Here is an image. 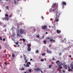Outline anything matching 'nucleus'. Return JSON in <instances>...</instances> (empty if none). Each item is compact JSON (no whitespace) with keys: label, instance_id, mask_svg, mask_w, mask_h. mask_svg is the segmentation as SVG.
<instances>
[{"label":"nucleus","instance_id":"obj_53","mask_svg":"<svg viewBox=\"0 0 73 73\" xmlns=\"http://www.w3.org/2000/svg\"><path fill=\"white\" fill-rule=\"evenodd\" d=\"M5 1H8L9 0H5Z\"/></svg>","mask_w":73,"mask_h":73},{"label":"nucleus","instance_id":"obj_45","mask_svg":"<svg viewBox=\"0 0 73 73\" xmlns=\"http://www.w3.org/2000/svg\"><path fill=\"white\" fill-rule=\"evenodd\" d=\"M60 37V38H62V36H60V37Z\"/></svg>","mask_w":73,"mask_h":73},{"label":"nucleus","instance_id":"obj_64","mask_svg":"<svg viewBox=\"0 0 73 73\" xmlns=\"http://www.w3.org/2000/svg\"><path fill=\"white\" fill-rule=\"evenodd\" d=\"M42 73H44V72H42Z\"/></svg>","mask_w":73,"mask_h":73},{"label":"nucleus","instance_id":"obj_9","mask_svg":"<svg viewBox=\"0 0 73 73\" xmlns=\"http://www.w3.org/2000/svg\"><path fill=\"white\" fill-rule=\"evenodd\" d=\"M58 69H61L62 68V67L61 66V65L60 64L59 65H58Z\"/></svg>","mask_w":73,"mask_h":73},{"label":"nucleus","instance_id":"obj_27","mask_svg":"<svg viewBox=\"0 0 73 73\" xmlns=\"http://www.w3.org/2000/svg\"><path fill=\"white\" fill-rule=\"evenodd\" d=\"M40 61L41 62H42V61L43 62L44 61V59H41L40 60Z\"/></svg>","mask_w":73,"mask_h":73},{"label":"nucleus","instance_id":"obj_36","mask_svg":"<svg viewBox=\"0 0 73 73\" xmlns=\"http://www.w3.org/2000/svg\"><path fill=\"white\" fill-rule=\"evenodd\" d=\"M65 39H66V38H65L62 41V42H64V40Z\"/></svg>","mask_w":73,"mask_h":73},{"label":"nucleus","instance_id":"obj_18","mask_svg":"<svg viewBox=\"0 0 73 73\" xmlns=\"http://www.w3.org/2000/svg\"><path fill=\"white\" fill-rule=\"evenodd\" d=\"M14 3L15 5H16V0H14Z\"/></svg>","mask_w":73,"mask_h":73},{"label":"nucleus","instance_id":"obj_19","mask_svg":"<svg viewBox=\"0 0 73 73\" xmlns=\"http://www.w3.org/2000/svg\"><path fill=\"white\" fill-rule=\"evenodd\" d=\"M22 40H23V42H25V39L24 38H22Z\"/></svg>","mask_w":73,"mask_h":73},{"label":"nucleus","instance_id":"obj_31","mask_svg":"<svg viewBox=\"0 0 73 73\" xmlns=\"http://www.w3.org/2000/svg\"><path fill=\"white\" fill-rule=\"evenodd\" d=\"M51 46H52V44H49V47H51Z\"/></svg>","mask_w":73,"mask_h":73},{"label":"nucleus","instance_id":"obj_54","mask_svg":"<svg viewBox=\"0 0 73 73\" xmlns=\"http://www.w3.org/2000/svg\"><path fill=\"white\" fill-rule=\"evenodd\" d=\"M61 54V53H59V54L60 55Z\"/></svg>","mask_w":73,"mask_h":73},{"label":"nucleus","instance_id":"obj_6","mask_svg":"<svg viewBox=\"0 0 73 73\" xmlns=\"http://www.w3.org/2000/svg\"><path fill=\"white\" fill-rule=\"evenodd\" d=\"M62 5L66 6V2L63 1L62 2Z\"/></svg>","mask_w":73,"mask_h":73},{"label":"nucleus","instance_id":"obj_37","mask_svg":"<svg viewBox=\"0 0 73 73\" xmlns=\"http://www.w3.org/2000/svg\"><path fill=\"white\" fill-rule=\"evenodd\" d=\"M4 64L6 65H7V62H5Z\"/></svg>","mask_w":73,"mask_h":73},{"label":"nucleus","instance_id":"obj_23","mask_svg":"<svg viewBox=\"0 0 73 73\" xmlns=\"http://www.w3.org/2000/svg\"><path fill=\"white\" fill-rule=\"evenodd\" d=\"M36 37H37L38 38L39 37V35L38 34V35H36Z\"/></svg>","mask_w":73,"mask_h":73},{"label":"nucleus","instance_id":"obj_50","mask_svg":"<svg viewBox=\"0 0 73 73\" xmlns=\"http://www.w3.org/2000/svg\"><path fill=\"white\" fill-rule=\"evenodd\" d=\"M20 58H22V56H20Z\"/></svg>","mask_w":73,"mask_h":73},{"label":"nucleus","instance_id":"obj_40","mask_svg":"<svg viewBox=\"0 0 73 73\" xmlns=\"http://www.w3.org/2000/svg\"><path fill=\"white\" fill-rule=\"evenodd\" d=\"M36 31L35 29V28L34 29H33V31Z\"/></svg>","mask_w":73,"mask_h":73},{"label":"nucleus","instance_id":"obj_14","mask_svg":"<svg viewBox=\"0 0 73 73\" xmlns=\"http://www.w3.org/2000/svg\"><path fill=\"white\" fill-rule=\"evenodd\" d=\"M50 41L51 42H52V41H53L54 42H55V40H53V39H51L50 40Z\"/></svg>","mask_w":73,"mask_h":73},{"label":"nucleus","instance_id":"obj_55","mask_svg":"<svg viewBox=\"0 0 73 73\" xmlns=\"http://www.w3.org/2000/svg\"><path fill=\"white\" fill-rule=\"evenodd\" d=\"M20 46L19 45H18L17 46L19 47Z\"/></svg>","mask_w":73,"mask_h":73},{"label":"nucleus","instance_id":"obj_17","mask_svg":"<svg viewBox=\"0 0 73 73\" xmlns=\"http://www.w3.org/2000/svg\"><path fill=\"white\" fill-rule=\"evenodd\" d=\"M6 7L7 8V9L8 10H9V8H8L9 7H8V6H6Z\"/></svg>","mask_w":73,"mask_h":73},{"label":"nucleus","instance_id":"obj_12","mask_svg":"<svg viewBox=\"0 0 73 73\" xmlns=\"http://www.w3.org/2000/svg\"><path fill=\"white\" fill-rule=\"evenodd\" d=\"M64 68L66 69H67V65H65V66H64Z\"/></svg>","mask_w":73,"mask_h":73},{"label":"nucleus","instance_id":"obj_57","mask_svg":"<svg viewBox=\"0 0 73 73\" xmlns=\"http://www.w3.org/2000/svg\"><path fill=\"white\" fill-rule=\"evenodd\" d=\"M44 60L45 61H46V59L45 58H44Z\"/></svg>","mask_w":73,"mask_h":73},{"label":"nucleus","instance_id":"obj_33","mask_svg":"<svg viewBox=\"0 0 73 73\" xmlns=\"http://www.w3.org/2000/svg\"><path fill=\"white\" fill-rule=\"evenodd\" d=\"M15 44H16L17 45L18 44V42H15Z\"/></svg>","mask_w":73,"mask_h":73},{"label":"nucleus","instance_id":"obj_28","mask_svg":"<svg viewBox=\"0 0 73 73\" xmlns=\"http://www.w3.org/2000/svg\"><path fill=\"white\" fill-rule=\"evenodd\" d=\"M21 70H24V68H22L21 69Z\"/></svg>","mask_w":73,"mask_h":73},{"label":"nucleus","instance_id":"obj_13","mask_svg":"<svg viewBox=\"0 0 73 73\" xmlns=\"http://www.w3.org/2000/svg\"><path fill=\"white\" fill-rule=\"evenodd\" d=\"M4 19L5 21H8V19L7 17H5L4 18Z\"/></svg>","mask_w":73,"mask_h":73},{"label":"nucleus","instance_id":"obj_39","mask_svg":"<svg viewBox=\"0 0 73 73\" xmlns=\"http://www.w3.org/2000/svg\"><path fill=\"white\" fill-rule=\"evenodd\" d=\"M27 64H29V65H31L30 62H28V63H27Z\"/></svg>","mask_w":73,"mask_h":73},{"label":"nucleus","instance_id":"obj_52","mask_svg":"<svg viewBox=\"0 0 73 73\" xmlns=\"http://www.w3.org/2000/svg\"><path fill=\"white\" fill-rule=\"evenodd\" d=\"M69 57H71V55H70L69 56Z\"/></svg>","mask_w":73,"mask_h":73},{"label":"nucleus","instance_id":"obj_11","mask_svg":"<svg viewBox=\"0 0 73 73\" xmlns=\"http://www.w3.org/2000/svg\"><path fill=\"white\" fill-rule=\"evenodd\" d=\"M56 63L58 65H59V64L60 63V62L59 61H56Z\"/></svg>","mask_w":73,"mask_h":73},{"label":"nucleus","instance_id":"obj_4","mask_svg":"<svg viewBox=\"0 0 73 73\" xmlns=\"http://www.w3.org/2000/svg\"><path fill=\"white\" fill-rule=\"evenodd\" d=\"M42 29H47V26L44 25L42 26Z\"/></svg>","mask_w":73,"mask_h":73},{"label":"nucleus","instance_id":"obj_16","mask_svg":"<svg viewBox=\"0 0 73 73\" xmlns=\"http://www.w3.org/2000/svg\"><path fill=\"white\" fill-rule=\"evenodd\" d=\"M29 64H26V66H25L26 67H29Z\"/></svg>","mask_w":73,"mask_h":73},{"label":"nucleus","instance_id":"obj_20","mask_svg":"<svg viewBox=\"0 0 73 73\" xmlns=\"http://www.w3.org/2000/svg\"><path fill=\"white\" fill-rule=\"evenodd\" d=\"M51 66H52V64H50V65H49V68H51Z\"/></svg>","mask_w":73,"mask_h":73},{"label":"nucleus","instance_id":"obj_32","mask_svg":"<svg viewBox=\"0 0 73 73\" xmlns=\"http://www.w3.org/2000/svg\"><path fill=\"white\" fill-rule=\"evenodd\" d=\"M5 38H3V41H5Z\"/></svg>","mask_w":73,"mask_h":73},{"label":"nucleus","instance_id":"obj_25","mask_svg":"<svg viewBox=\"0 0 73 73\" xmlns=\"http://www.w3.org/2000/svg\"><path fill=\"white\" fill-rule=\"evenodd\" d=\"M43 42H44V44H46V41L45 40H44L43 41Z\"/></svg>","mask_w":73,"mask_h":73},{"label":"nucleus","instance_id":"obj_43","mask_svg":"<svg viewBox=\"0 0 73 73\" xmlns=\"http://www.w3.org/2000/svg\"><path fill=\"white\" fill-rule=\"evenodd\" d=\"M45 34H48V33L47 32H46L45 33Z\"/></svg>","mask_w":73,"mask_h":73},{"label":"nucleus","instance_id":"obj_46","mask_svg":"<svg viewBox=\"0 0 73 73\" xmlns=\"http://www.w3.org/2000/svg\"><path fill=\"white\" fill-rule=\"evenodd\" d=\"M0 49H1V45H0Z\"/></svg>","mask_w":73,"mask_h":73},{"label":"nucleus","instance_id":"obj_41","mask_svg":"<svg viewBox=\"0 0 73 73\" xmlns=\"http://www.w3.org/2000/svg\"><path fill=\"white\" fill-rule=\"evenodd\" d=\"M6 25H4L3 26V27H6Z\"/></svg>","mask_w":73,"mask_h":73},{"label":"nucleus","instance_id":"obj_15","mask_svg":"<svg viewBox=\"0 0 73 73\" xmlns=\"http://www.w3.org/2000/svg\"><path fill=\"white\" fill-rule=\"evenodd\" d=\"M12 56L13 58H14L15 57V55L14 54V53H12Z\"/></svg>","mask_w":73,"mask_h":73},{"label":"nucleus","instance_id":"obj_56","mask_svg":"<svg viewBox=\"0 0 73 73\" xmlns=\"http://www.w3.org/2000/svg\"><path fill=\"white\" fill-rule=\"evenodd\" d=\"M24 66H26V65H25V64H24Z\"/></svg>","mask_w":73,"mask_h":73},{"label":"nucleus","instance_id":"obj_3","mask_svg":"<svg viewBox=\"0 0 73 73\" xmlns=\"http://www.w3.org/2000/svg\"><path fill=\"white\" fill-rule=\"evenodd\" d=\"M27 45L28 46L27 50L28 51H30L31 50V48L30 47L31 46L29 45V44H27Z\"/></svg>","mask_w":73,"mask_h":73},{"label":"nucleus","instance_id":"obj_29","mask_svg":"<svg viewBox=\"0 0 73 73\" xmlns=\"http://www.w3.org/2000/svg\"><path fill=\"white\" fill-rule=\"evenodd\" d=\"M44 36H42V37L41 38V39H43L44 38Z\"/></svg>","mask_w":73,"mask_h":73},{"label":"nucleus","instance_id":"obj_49","mask_svg":"<svg viewBox=\"0 0 73 73\" xmlns=\"http://www.w3.org/2000/svg\"><path fill=\"white\" fill-rule=\"evenodd\" d=\"M42 19H44V18H43V17H42Z\"/></svg>","mask_w":73,"mask_h":73},{"label":"nucleus","instance_id":"obj_7","mask_svg":"<svg viewBox=\"0 0 73 73\" xmlns=\"http://www.w3.org/2000/svg\"><path fill=\"white\" fill-rule=\"evenodd\" d=\"M56 32L57 34H59L61 33V31L60 30H57Z\"/></svg>","mask_w":73,"mask_h":73},{"label":"nucleus","instance_id":"obj_44","mask_svg":"<svg viewBox=\"0 0 73 73\" xmlns=\"http://www.w3.org/2000/svg\"><path fill=\"white\" fill-rule=\"evenodd\" d=\"M33 60V59H30V61H32Z\"/></svg>","mask_w":73,"mask_h":73},{"label":"nucleus","instance_id":"obj_58","mask_svg":"<svg viewBox=\"0 0 73 73\" xmlns=\"http://www.w3.org/2000/svg\"><path fill=\"white\" fill-rule=\"evenodd\" d=\"M17 1H19L20 0H17Z\"/></svg>","mask_w":73,"mask_h":73},{"label":"nucleus","instance_id":"obj_21","mask_svg":"<svg viewBox=\"0 0 73 73\" xmlns=\"http://www.w3.org/2000/svg\"><path fill=\"white\" fill-rule=\"evenodd\" d=\"M5 16L6 17H8V15L7 14H5Z\"/></svg>","mask_w":73,"mask_h":73},{"label":"nucleus","instance_id":"obj_8","mask_svg":"<svg viewBox=\"0 0 73 73\" xmlns=\"http://www.w3.org/2000/svg\"><path fill=\"white\" fill-rule=\"evenodd\" d=\"M40 70H41V69H40V68H39L38 67H37V68H35L34 69V70L35 71H38Z\"/></svg>","mask_w":73,"mask_h":73},{"label":"nucleus","instance_id":"obj_26","mask_svg":"<svg viewBox=\"0 0 73 73\" xmlns=\"http://www.w3.org/2000/svg\"><path fill=\"white\" fill-rule=\"evenodd\" d=\"M12 16V15H10L9 16V18H11Z\"/></svg>","mask_w":73,"mask_h":73},{"label":"nucleus","instance_id":"obj_42","mask_svg":"<svg viewBox=\"0 0 73 73\" xmlns=\"http://www.w3.org/2000/svg\"><path fill=\"white\" fill-rule=\"evenodd\" d=\"M47 38L48 40H50V38H49V37H48Z\"/></svg>","mask_w":73,"mask_h":73},{"label":"nucleus","instance_id":"obj_51","mask_svg":"<svg viewBox=\"0 0 73 73\" xmlns=\"http://www.w3.org/2000/svg\"><path fill=\"white\" fill-rule=\"evenodd\" d=\"M5 56H6V58H7V55H5Z\"/></svg>","mask_w":73,"mask_h":73},{"label":"nucleus","instance_id":"obj_47","mask_svg":"<svg viewBox=\"0 0 73 73\" xmlns=\"http://www.w3.org/2000/svg\"><path fill=\"white\" fill-rule=\"evenodd\" d=\"M27 61H28V60H25V62H27Z\"/></svg>","mask_w":73,"mask_h":73},{"label":"nucleus","instance_id":"obj_10","mask_svg":"<svg viewBox=\"0 0 73 73\" xmlns=\"http://www.w3.org/2000/svg\"><path fill=\"white\" fill-rule=\"evenodd\" d=\"M23 55L24 56V60H26L27 56H26L24 54H23Z\"/></svg>","mask_w":73,"mask_h":73},{"label":"nucleus","instance_id":"obj_63","mask_svg":"<svg viewBox=\"0 0 73 73\" xmlns=\"http://www.w3.org/2000/svg\"><path fill=\"white\" fill-rule=\"evenodd\" d=\"M0 1H2V0H0Z\"/></svg>","mask_w":73,"mask_h":73},{"label":"nucleus","instance_id":"obj_22","mask_svg":"<svg viewBox=\"0 0 73 73\" xmlns=\"http://www.w3.org/2000/svg\"><path fill=\"white\" fill-rule=\"evenodd\" d=\"M38 52H39V51H38V50H37L36 51V53H38Z\"/></svg>","mask_w":73,"mask_h":73},{"label":"nucleus","instance_id":"obj_34","mask_svg":"<svg viewBox=\"0 0 73 73\" xmlns=\"http://www.w3.org/2000/svg\"><path fill=\"white\" fill-rule=\"evenodd\" d=\"M55 60V58H52V60Z\"/></svg>","mask_w":73,"mask_h":73},{"label":"nucleus","instance_id":"obj_38","mask_svg":"<svg viewBox=\"0 0 73 73\" xmlns=\"http://www.w3.org/2000/svg\"><path fill=\"white\" fill-rule=\"evenodd\" d=\"M42 55L43 56H44L45 55V53H42Z\"/></svg>","mask_w":73,"mask_h":73},{"label":"nucleus","instance_id":"obj_60","mask_svg":"<svg viewBox=\"0 0 73 73\" xmlns=\"http://www.w3.org/2000/svg\"><path fill=\"white\" fill-rule=\"evenodd\" d=\"M1 12V10H0V12Z\"/></svg>","mask_w":73,"mask_h":73},{"label":"nucleus","instance_id":"obj_30","mask_svg":"<svg viewBox=\"0 0 73 73\" xmlns=\"http://www.w3.org/2000/svg\"><path fill=\"white\" fill-rule=\"evenodd\" d=\"M14 29V27L13 26H12L11 27V29Z\"/></svg>","mask_w":73,"mask_h":73},{"label":"nucleus","instance_id":"obj_1","mask_svg":"<svg viewBox=\"0 0 73 73\" xmlns=\"http://www.w3.org/2000/svg\"><path fill=\"white\" fill-rule=\"evenodd\" d=\"M58 5L54 4L53 5V7H52V8L50 9L49 10L50 12H52L54 14H56L55 19L54 21V23H55L56 22H58V21L59 18L61 14L58 11Z\"/></svg>","mask_w":73,"mask_h":73},{"label":"nucleus","instance_id":"obj_62","mask_svg":"<svg viewBox=\"0 0 73 73\" xmlns=\"http://www.w3.org/2000/svg\"><path fill=\"white\" fill-rule=\"evenodd\" d=\"M49 28H50V27H51V26H49Z\"/></svg>","mask_w":73,"mask_h":73},{"label":"nucleus","instance_id":"obj_61","mask_svg":"<svg viewBox=\"0 0 73 73\" xmlns=\"http://www.w3.org/2000/svg\"><path fill=\"white\" fill-rule=\"evenodd\" d=\"M24 73H26V72H24Z\"/></svg>","mask_w":73,"mask_h":73},{"label":"nucleus","instance_id":"obj_2","mask_svg":"<svg viewBox=\"0 0 73 73\" xmlns=\"http://www.w3.org/2000/svg\"><path fill=\"white\" fill-rule=\"evenodd\" d=\"M20 32L19 31V30H18L17 32V36L20 37V36H21V35L25 33L24 30L22 29H19Z\"/></svg>","mask_w":73,"mask_h":73},{"label":"nucleus","instance_id":"obj_5","mask_svg":"<svg viewBox=\"0 0 73 73\" xmlns=\"http://www.w3.org/2000/svg\"><path fill=\"white\" fill-rule=\"evenodd\" d=\"M46 51L48 53L51 54L52 53V52L51 51L49 50L48 48H47Z\"/></svg>","mask_w":73,"mask_h":73},{"label":"nucleus","instance_id":"obj_59","mask_svg":"<svg viewBox=\"0 0 73 73\" xmlns=\"http://www.w3.org/2000/svg\"><path fill=\"white\" fill-rule=\"evenodd\" d=\"M42 72H42V71H41V73H43Z\"/></svg>","mask_w":73,"mask_h":73},{"label":"nucleus","instance_id":"obj_35","mask_svg":"<svg viewBox=\"0 0 73 73\" xmlns=\"http://www.w3.org/2000/svg\"><path fill=\"white\" fill-rule=\"evenodd\" d=\"M0 40H2V37L1 36H0Z\"/></svg>","mask_w":73,"mask_h":73},{"label":"nucleus","instance_id":"obj_24","mask_svg":"<svg viewBox=\"0 0 73 73\" xmlns=\"http://www.w3.org/2000/svg\"><path fill=\"white\" fill-rule=\"evenodd\" d=\"M29 72H31V69H29Z\"/></svg>","mask_w":73,"mask_h":73},{"label":"nucleus","instance_id":"obj_48","mask_svg":"<svg viewBox=\"0 0 73 73\" xmlns=\"http://www.w3.org/2000/svg\"><path fill=\"white\" fill-rule=\"evenodd\" d=\"M62 72H65V71H64L63 70H62Z\"/></svg>","mask_w":73,"mask_h":73}]
</instances>
